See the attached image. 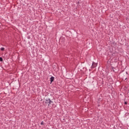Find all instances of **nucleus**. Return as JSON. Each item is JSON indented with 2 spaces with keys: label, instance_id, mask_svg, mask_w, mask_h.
<instances>
[{
  "label": "nucleus",
  "instance_id": "nucleus-1",
  "mask_svg": "<svg viewBox=\"0 0 129 129\" xmlns=\"http://www.w3.org/2000/svg\"><path fill=\"white\" fill-rule=\"evenodd\" d=\"M45 103H47L48 105V106H49L51 103H53V101H52L50 99H46L45 100Z\"/></svg>",
  "mask_w": 129,
  "mask_h": 129
},
{
  "label": "nucleus",
  "instance_id": "nucleus-4",
  "mask_svg": "<svg viewBox=\"0 0 129 129\" xmlns=\"http://www.w3.org/2000/svg\"><path fill=\"white\" fill-rule=\"evenodd\" d=\"M1 51H4L5 48L4 47H1Z\"/></svg>",
  "mask_w": 129,
  "mask_h": 129
},
{
  "label": "nucleus",
  "instance_id": "nucleus-6",
  "mask_svg": "<svg viewBox=\"0 0 129 129\" xmlns=\"http://www.w3.org/2000/svg\"><path fill=\"white\" fill-rule=\"evenodd\" d=\"M41 125H43V124H44V122H43V121H42V122H41Z\"/></svg>",
  "mask_w": 129,
  "mask_h": 129
},
{
  "label": "nucleus",
  "instance_id": "nucleus-7",
  "mask_svg": "<svg viewBox=\"0 0 129 129\" xmlns=\"http://www.w3.org/2000/svg\"><path fill=\"white\" fill-rule=\"evenodd\" d=\"M127 103H126V102H124V104H127Z\"/></svg>",
  "mask_w": 129,
  "mask_h": 129
},
{
  "label": "nucleus",
  "instance_id": "nucleus-2",
  "mask_svg": "<svg viewBox=\"0 0 129 129\" xmlns=\"http://www.w3.org/2000/svg\"><path fill=\"white\" fill-rule=\"evenodd\" d=\"M97 66V64L94 62H93L92 65V68H95Z\"/></svg>",
  "mask_w": 129,
  "mask_h": 129
},
{
  "label": "nucleus",
  "instance_id": "nucleus-5",
  "mask_svg": "<svg viewBox=\"0 0 129 129\" xmlns=\"http://www.w3.org/2000/svg\"><path fill=\"white\" fill-rule=\"evenodd\" d=\"M1 62H3V57H0Z\"/></svg>",
  "mask_w": 129,
  "mask_h": 129
},
{
  "label": "nucleus",
  "instance_id": "nucleus-3",
  "mask_svg": "<svg viewBox=\"0 0 129 129\" xmlns=\"http://www.w3.org/2000/svg\"><path fill=\"white\" fill-rule=\"evenodd\" d=\"M54 77H51L50 78V82H53V81H54Z\"/></svg>",
  "mask_w": 129,
  "mask_h": 129
}]
</instances>
